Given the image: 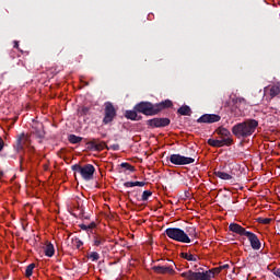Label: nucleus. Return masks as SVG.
Returning a JSON list of instances; mask_svg holds the SVG:
<instances>
[{
  "label": "nucleus",
  "instance_id": "obj_46",
  "mask_svg": "<svg viewBox=\"0 0 280 280\" xmlns=\"http://www.w3.org/2000/svg\"><path fill=\"white\" fill-rule=\"evenodd\" d=\"M83 113H89V109L88 108H83Z\"/></svg>",
  "mask_w": 280,
  "mask_h": 280
},
{
  "label": "nucleus",
  "instance_id": "obj_37",
  "mask_svg": "<svg viewBox=\"0 0 280 280\" xmlns=\"http://www.w3.org/2000/svg\"><path fill=\"white\" fill-rule=\"evenodd\" d=\"M97 228V223L95 222H91L90 224H88V230L90 231V233H93V229Z\"/></svg>",
  "mask_w": 280,
  "mask_h": 280
},
{
  "label": "nucleus",
  "instance_id": "obj_28",
  "mask_svg": "<svg viewBox=\"0 0 280 280\" xmlns=\"http://www.w3.org/2000/svg\"><path fill=\"white\" fill-rule=\"evenodd\" d=\"M179 257H182L183 259H186L187 261H198V257L189 253H180Z\"/></svg>",
  "mask_w": 280,
  "mask_h": 280
},
{
  "label": "nucleus",
  "instance_id": "obj_18",
  "mask_svg": "<svg viewBox=\"0 0 280 280\" xmlns=\"http://www.w3.org/2000/svg\"><path fill=\"white\" fill-rule=\"evenodd\" d=\"M92 240H93V246H96V247H101L106 244V236L102 234L94 233V235L92 236Z\"/></svg>",
  "mask_w": 280,
  "mask_h": 280
},
{
  "label": "nucleus",
  "instance_id": "obj_45",
  "mask_svg": "<svg viewBox=\"0 0 280 280\" xmlns=\"http://www.w3.org/2000/svg\"><path fill=\"white\" fill-rule=\"evenodd\" d=\"M0 178H3V171H0Z\"/></svg>",
  "mask_w": 280,
  "mask_h": 280
},
{
  "label": "nucleus",
  "instance_id": "obj_7",
  "mask_svg": "<svg viewBox=\"0 0 280 280\" xmlns=\"http://www.w3.org/2000/svg\"><path fill=\"white\" fill-rule=\"evenodd\" d=\"M180 277H183V279H187V280H211V277H213V272L211 271H192V270H188L186 272H183L180 275Z\"/></svg>",
  "mask_w": 280,
  "mask_h": 280
},
{
  "label": "nucleus",
  "instance_id": "obj_16",
  "mask_svg": "<svg viewBox=\"0 0 280 280\" xmlns=\"http://www.w3.org/2000/svg\"><path fill=\"white\" fill-rule=\"evenodd\" d=\"M152 270L156 272V275H174V268L171 266H154Z\"/></svg>",
  "mask_w": 280,
  "mask_h": 280
},
{
  "label": "nucleus",
  "instance_id": "obj_29",
  "mask_svg": "<svg viewBox=\"0 0 280 280\" xmlns=\"http://www.w3.org/2000/svg\"><path fill=\"white\" fill-rule=\"evenodd\" d=\"M36 268V264H30L27 267H26V270H25V277L30 278L32 277V275H34V269Z\"/></svg>",
  "mask_w": 280,
  "mask_h": 280
},
{
  "label": "nucleus",
  "instance_id": "obj_43",
  "mask_svg": "<svg viewBox=\"0 0 280 280\" xmlns=\"http://www.w3.org/2000/svg\"><path fill=\"white\" fill-rule=\"evenodd\" d=\"M276 277H279V279H280V270L279 269L276 271Z\"/></svg>",
  "mask_w": 280,
  "mask_h": 280
},
{
  "label": "nucleus",
  "instance_id": "obj_9",
  "mask_svg": "<svg viewBox=\"0 0 280 280\" xmlns=\"http://www.w3.org/2000/svg\"><path fill=\"white\" fill-rule=\"evenodd\" d=\"M167 161L172 163V165H191V163H196V159L187 158L180 154H171L167 158Z\"/></svg>",
  "mask_w": 280,
  "mask_h": 280
},
{
  "label": "nucleus",
  "instance_id": "obj_14",
  "mask_svg": "<svg viewBox=\"0 0 280 280\" xmlns=\"http://www.w3.org/2000/svg\"><path fill=\"white\" fill-rule=\"evenodd\" d=\"M32 129L31 135L36 137V139H45V126L43 122H35Z\"/></svg>",
  "mask_w": 280,
  "mask_h": 280
},
{
  "label": "nucleus",
  "instance_id": "obj_34",
  "mask_svg": "<svg viewBox=\"0 0 280 280\" xmlns=\"http://www.w3.org/2000/svg\"><path fill=\"white\" fill-rule=\"evenodd\" d=\"M206 272H212L211 279L215 277V275H220L222 272V269L220 267L206 270Z\"/></svg>",
  "mask_w": 280,
  "mask_h": 280
},
{
  "label": "nucleus",
  "instance_id": "obj_13",
  "mask_svg": "<svg viewBox=\"0 0 280 280\" xmlns=\"http://www.w3.org/2000/svg\"><path fill=\"white\" fill-rule=\"evenodd\" d=\"M245 237L248 238V242L250 243L253 250H259L261 248V241H259L257 234L253 232H247Z\"/></svg>",
  "mask_w": 280,
  "mask_h": 280
},
{
  "label": "nucleus",
  "instance_id": "obj_31",
  "mask_svg": "<svg viewBox=\"0 0 280 280\" xmlns=\"http://www.w3.org/2000/svg\"><path fill=\"white\" fill-rule=\"evenodd\" d=\"M151 196H152V190H144L141 197L142 202L150 200Z\"/></svg>",
  "mask_w": 280,
  "mask_h": 280
},
{
  "label": "nucleus",
  "instance_id": "obj_36",
  "mask_svg": "<svg viewBox=\"0 0 280 280\" xmlns=\"http://www.w3.org/2000/svg\"><path fill=\"white\" fill-rule=\"evenodd\" d=\"M257 222L259 224H270V222H272V219H270V218H258Z\"/></svg>",
  "mask_w": 280,
  "mask_h": 280
},
{
  "label": "nucleus",
  "instance_id": "obj_2",
  "mask_svg": "<svg viewBox=\"0 0 280 280\" xmlns=\"http://www.w3.org/2000/svg\"><path fill=\"white\" fill-rule=\"evenodd\" d=\"M165 235L170 237V240H174V242H180V244H191V238L185 230L180 228H167L165 230Z\"/></svg>",
  "mask_w": 280,
  "mask_h": 280
},
{
  "label": "nucleus",
  "instance_id": "obj_5",
  "mask_svg": "<svg viewBox=\"0 0 280 280\" xmlns=\"http://www.w3.org/2000/svg\"><path fill=\"white\" fill-rule=\"evenodd\" d=\"M72 172H78L83 180H93L95 174V166L93 164H85L84 166L80 164H74L71 166Z\"/></svg>",
  "mask_w": 280,
  "mask_h": 280
},
{
  "label": "nucleus",
  "instance_id": "obj_1",
  "mask_svg": "<svg viewBox=\"0 0 280 280\" xmlns=\"http://www.w3.org/2000/svg\"><path fill=\"white\" fill-rule=\"evenodd\" d=\"M259 126V121L249 118L243 122H237L232 127V135L236 137V139H248V137H253L255 135V130Z\"/></svg>",
  "mask_w": 280,
  "mask_h": 280
},
{
  "label": "nucleus",
  "instance_id": "obj_47",
  "mask_svg": "<svg viewBox=\"0 0 280 280\" xmlns=\"http://www.w3.org/2000/svg\"><path fill=\"white\" fill-rule=\"evenodd\" d=\"M20 163H23V156H20Z\"/></svg>",
  "mask_w": 280,
  "mask_h": 280
},
{
  "label": "nucleus",
  "instance_id": "obj_30",
  "mask_svg": "<svg viewBox=\"0 0 280 280\" xmlns=\"http://www.w3.org/2000/svg\"><path fill=\"white\" fill-rule=\"evenodd\" d=\"M73 245L75 246L77 250H80L82 246H84V242H82L80 238L75 237L72 238Z\"/></svg>",
  "mask_w": 280,
  "mask_h": 280
},
{
  "label": "nucleus",
  "instance_id": "obj_21",
  "mask_svg": "<svg viewBox=\"0 0 280 280\" xmlns=\"http://www.w3.org/2000/svg\"><path fill=\"white\" fill-rule=\"evenodd\" d=\"M138 112L133 110H126L125 117L126 119H131V121H141L142 117L137 114Z\"/></svg>",
  "mask_w": 280,
  "mask_h": 280
},
{
  "label": "nucleus",
  "instance_id": "obj_40",
  "mask_svg": "<svg viewBox=\"0 0 280 280\" xmlns=\"http://www.w3.org/2000/svg\"><path fill=\"white\" fill-rule=\"evenodd\" d=\"M110 150H114V151L119 150V144H112Z\"/></svg>",
  "mask_w": 280,
  "mask_h": 280
},
{
  "label": "nucleus",
  "instance_id": "obj_26",
  "mask_svg": "<svg viewBox=\"0 0 280 280\" xmlns=\"http://www.w3.org/2000/svg\"><path fill=\"white\" fill-rule=\"evenodd\" d=\"M68 141L69 143H72L75 145V143H82V137L71 133L68 136Z\"/></svg>",
  "mask_w": 280,
  "mask_h": 280
},
{
  "label": "nucleus",
  "instance_id": "obj_25",
  "mask_svg": "<svg viewBox=\"0 0 280 280\" xmlns=\"http://www.w3.org/2000/svg\"><path fill=\"white\" fill-rule=\"evenodd\" d=\"M214 176H217V178H221V180H231L233 178L231 174H228L222 171H215Z\"/></svg>",
  "mask_w": 280,
  "mask_h": 280
},
{
  "label": "nucleus",
  "instance_id": "obj_19",
  "mask_svg": "<svg viewBox=\"0 0 280 280\" xmlns=\"http://www.w3.org/2000/svg\"><path fill=\"white\" fill-rule=\"evenodd\" d=\"M88 145H90L91 150H96L97 152H102V150H104V148H106V143H104V142L97 143V140H95V139L88 142Z\"/></svg>",
  "mask_w": 280,
  "mask_h": 280
},
{
  "label": "nucleus",
  "instance_id": "obj_8",
  "mask_svg": "<svg viewBox=\"0 0 280 280\" xmlns=\"http://www.w3.org/2000/svg\"><path fill=\"white\" fill-rule=\"evenodd\" d=\"M104 118H103V125L108 126L112 121H115V117H117V109L115 108V105L110 102H105L104 104Z\"/></svg>",
  "mask_w": 280,
  "mask_h": 280
},
{
  "label": "nucleus",
  "instance_id": "obj_4",
  "mask_svg": "<svg viewBox=\"0 0 280 280\" xmlns=\"http://www.w3.org/2000/svg\"><path fill=\"white\" fill-rule=\"evenodd\" d=\"M246 106V98L244 97H233L231 101H225L223 103L224 108H231L233 117H242V109H238L240 106Z\"/></svg>",
  "mask_w": 280,
  "mask_h": 280
},
{
  "label": "nucleus",
  "instance_id": "obj_27",
  "mask_svg": "<svg viewBox=\"0 0 280 280\" xmlns=\"http://www.w3.org/2000/svg\"><path fill=\"white\" fill-rule=\"evenodd\" d=\"M124 187H145V182H126Z\"/></svg>",
  "mask_w": 280,
  "mask_h": 280
},
{
  "label": "nucleus",
  "instance_id": "obj_41",
  "mask_svg": "<svg viewBox=\"0 0 280 280\" xmlns=\"http://www.w3.org/2000/svg\"><path fill=\"white\" fill-rule=\"evenodd\" d=\"M219 268H221V270H226V268H229V265H223V266H221Z\"/></svg>",
  "mask_w": 280,
  "mask_h": 280
},
{
  "label": "nucleus",
  "instance_id": "obj_24",
  "mask_svg": "<svg viewBox=\"0 0 280 280\" xmlns=\"http://www.w3.org/2000/svg\"><path fill=\"white\" fill-rule=\"evenodd\" d=\"M178 115H183V116H191V107H189V105H183L182 107H179L177 109Z\"/></svg>",
  "mask_w": 280,
  "mask_h": 280
},
{
  "label": "nucleus",
  "instance_id": "obj_44",
  "mask_svg": "<svg viewBox=\"0 0 280 280\" xmlns=\"http://www.w3.org/2000/svg\"><path fill=\"white\" fill-rule=\"evenodd\" d=\"M79 215H84V210L81 209Z\"/></svg>",
  "mask_w": 280,
  "mask_h": 280
},
{
  "label": "nucleus",
  "instance_id": "obj_17",
  "mask_svg": "<svg viewBox=\"0 0 280 280\" xmlns=\"http://www.w3.org/2000/svg\"><path fill=\"white\" fill-rule=\"evenodd\" d=\"M230 231H232V233H236L237 235H244L246 237V233H248V231H246L245 228H243L242 225L237 224V223H231L229 225Z\"/></svg>",
  "mask_w": 280,
  "mask_h": 280
},
{
  "label": "nucleus",
  "instance_id": "obj_6",
  "mask_svg": "<svg viewBox=\"0 0 280 280\" xmlns=\"http://www.w3.org/2000/svg\"><path fill=\"white\" fill-rule=\"evenodd\" d=\"M133 110L137 113H141L142 115H145L147 117H154L156 115L154 104L151 102L142 101L135 105Z\"/></svg>",
  "mask_w": 280,
  "mask_h": 280
},
{
  "label": "nucleus",
  "instance_id": "obj_23",
  "mask_svg": "<svg viewBox=\"0 0 280 280\" xmlns=\"http://www.w3.org/2000/svg\"><path fill=\"white\" fill-rule=\"evenodd\" d=\"M44 253L46 257H54V255H56V248L54 247V244L46 243V246L44 247Z\"/></svg>",
  "mask_w": 280,
  "mask_h": 280
},
{
  "label": "nucleus",
  "instance_id": "obj_15",
  "mask_svg": "<svg viewBox=\"0 0 280 280\" xmlns=\"http://www.w3.org/2000/svg\"><path fill=\"white\" fill-rule=\"evenodd\" d=\"M153 105L155 108V115H159V113H163V110H167V108H172V106H174V103L170 98H167L165 101H162Z\"/></svg>",
  "mask_w": 280,
  "mask_h": 280
},
{
  "label": "nucleus",
  "instance_id": "obj_12",
  "mask_svg": "<svg viewBox=\"0 0 280 280\" xmlns=\"http://www.w3.org/2000/svg\"><path fill=\"white\" fill-rule=\"evenodd\" d=\"M208 145H211V148H224L226 145L228 148L233 145V139H209L208 140Z\"/></svg>",
  "mask_w": 280,
  "mask_h": 280
},
{
  "label": "nucleus",
  "instance_id": "obj_35",
  "mask_svg": "<svg viewBox=\"0 0 280 280\" xmlns=\"http://www.w3.org/2000/svg\"><path fill=\"white\" fill-rule=\"evenodd\" d=\"M120 167H124L125 170H128L129 172H135V166L130 165V163L122 162L120 164Z\"/></svg>",
  "mask_w": 280,
  "mask_h": 280
},
{
  "label": "nucleus",
  "instance_id": "obj_20",
  "mask_svg": "<svg viewBox=\"0 0 280 280\" xmlns=\"http://www.w3.org/2000/svg\"><path fill=\"white\" fill-rule=\"evenodd\" d=\"M215 132L221 137V139H233L231 131L224 127L217 128Z\"/></svg>",
  "mask_w": 280,
  "mask_h": 280
},
{
  "label": "nucleus",
  "instance_id": "obj_10",
  "mask_svg": "<svg viewBox=\"0 0 280 280\" xmlns=\"http://www.w3.org/2000/svg\"><path fill=\"white\" fill-rule=\"evenodd\" d=\"M172 124L170 118H152L147 120L149 128H167Z\"/></svg>",
  "mask_w": 280,
  "mask_h": 280
},
{
  "label": "nucleus",
  "instance_id": "obj_42",
  "mask_svg": "<svg viewBox=\"0 0 280 280\" xmlns=\"http://www.w3.org/2000/svg\"><path fill=\"white\" fill-rule=\"evenodd\" d=\"M14 49H19V42H14Z\"/></svg>",
  "mask_w": 280,
  "mask_h": 280
},
{
  "label": "nucleus",
  "instance_id": "obj_38",
  "mask_svg": "<svg viewBox=\"0 0 280 280\" xmlns=\"http://www.w3.org/2000/svg\"><path fill=\"white\" fill-rule=\"evenodd\" d=\"M3 148H5V142L3 141V138L0 137V152L3 151Z\"/></svg>",
  "mask_w": 280,
  "mask_h": 280
},
{
  "label": "nucleus",
  "instance_id": "obj_32",
  "mask_svg": "<svg viewBox=\"0 0 280 280\" xmlns=\"http://www.w3.org/2000/svg\"><path fill=\"white\" fill-rule=\"evenodd\" d=\"M188 237H197L198 233H196V228H187L185 232Z\"/></svg>",
  "mask_w": 280,
  "mask_h": 280
},
{
  "label": "nucleus",
  "instance_id": "obj_39",
  "mask_svg": "<svg viewBox=\"0 0 280 280\" xmlns=\"http://www.w3.org/2000/svg\"><path fill=\"white\" fill-rule=\"evenodd\" d=\"M81 231H88L89 232V225L82 223L79 225Z\"/></svg>",
  "mask_w": 280,
  "mask_h": 280
},
{
  "label": "nucleus",
  "instance_id": "obj_3",
  "mask_svg": "<svg viewBox=\"0 0 280 280\" xmlns=\"http://www.w3.org/2000/svg\"><path fill=\"white\" fill-rule=\"evenodd\" d=\"M25 148H28L30 152H34V147H32V138L30 135H25L24 132L16 136L15 143L13 144V150L19 154L23 152Z\"/></svg>",
  "mask_w": 280,
  "mask_h": 280
},
{
  "label": "nucleus",
  "instance_id": "obj_11",
  "mask_svg": "<svg viewBox=\"0 0 280 280\" xmlns=\"http://www.w3.org/2000/svg\"><path fill=\"white\" fill-rule=\"evenodd\" d=\"M222 119V116L217 114H203L197 119V124H218Z\"/></svg>",
  "mask_w": 280,
  "mask_h": 280
},
{
  "label": "nucleus",
  "instance_id": "obj_33",
  "mask_svg": "<svg viewBox=\"0 0 280 280\" xmlns=\"http://www.w3.org/2000/svg\"><path fill=\"white\" fill-rule=\"evenodd\" d=\"M88 259H91V261H97L100 259V254L97 252H92L88 255Z\"/></svg>",
  "mask_w": 280,
  "mask_h": 280
},
{
  "label": "nucleus",
  "instance_id": "obj_22",
  "mask_svg": "<svg viewBox=\"0 0 280 280\" xmlns=\"http://www.w3.org/2000/svg\"><path fill=\"white\" fill-rule=\"evenodd\" d=\"M269 95L271 98L280 95V81L276 82L273 85L270 86Z\"/></svg>",
  "mask_w": 280,
  "mask_h": 280
}]
</instances>
